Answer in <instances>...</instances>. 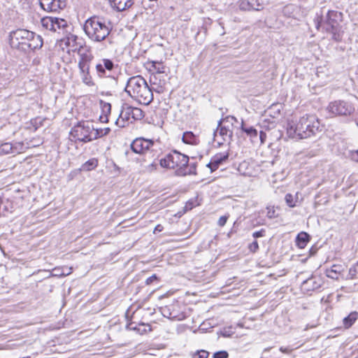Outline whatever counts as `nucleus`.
I'll return each mask as SVG.
<instances>
[{
    "label": "nucleus",
    "mask_w": 358,
    "mask_h": 358,
    "mask_svg": "<svg viewBox=\"0 0 358 358\" xmlns=\"http://www.w3.org/2000/svg\"><path fill=\"white\" fill-rule=\"evenodd\" d=\"M83 29L90 40L94 42H103L106 48L113 43L110 36L113 29L111 22L102 17L97 15L90 17L85 22Z\"/></svg>",
    "instance_id": "1"
},
{
    "label": "nucleus",
    "mask_w": 358,
    "mask_h": 358,
    "mask_svg": "<svg viewBox=\"0 0 358 358\" xmlns=\"http://www.w3.org/2000/svg\"><path fill=\"white\" fill-rule=\"evenodd\" d=\"M320 123L313 115L301 117L296 123L289 124L287 134L289 137L307 138L320 131Z\"/></svg>",
    "instance_id": "2"
},
{
    "label": "nucleus",
    "mask_w": 358,
    "mask_h": 358,
    "mask_svg": "<svg viewBox=\"0 0 358 358\" xmlns=\"http://www.w3.org/2000/svg\"><path fill=\"white\" fill-rule=\"evenodd\" d=\"M125 92L134 100L144 105L153 100V94L145 80L141 76L131 77L127 83Z\"/></svg>",
    "instance_id": "3"
},
{
    "label": "nucleus",
    "mask_w": 358,
    "mask_h": 358,
    "mask_svg": "<svg viewBox=\"0 0 358 358\" xmlns=\"http://www.w3.org/2000/svg\"><path fill=\"white\" fill-rule=\"evenodd\" d=\"M234 122H238V120L235 117L231 115L219 122L217 128L213 133V141L217 143L218 146L230 142L233 136V131L229 124L232 127Z\"/></svg>",
    "instance_id": "4"
},
{
    "label": "nucleus",
    "mask_w": 358,
    "mask_h": 358,
    "mask_svg": "<svg viewBox=\"0 0 358 358\" xmlns=\"http://www.w3.org/2000/svg\"><path fill=\"white\" fill-rule=\"evenodd\" d=\"M189 157L174 150L166 154L159 160L161 167L169 169L179 168L178 171L182 173V169L188 166Z\"/></svg>",
    "instance_id": "5"
},
{
    "label": "nucleus",
    "mask_w": 358,
    "mask_h": 358,
    "mask_svg": "<svg viewBox=\"0 0 358 358\" xmlns=\"http://www.w3.org/2000/svg\"><path fill=\"white\" fill-rule=\"evenodd\" d=\"M343 13L337 10H328L325 16L317 17V29L320 27L326 31H334L339 28V24L342 21Z\"/></svg>",
    "instance_id": "6"
},
{
    "label": "nucleus",
    "mask_w": 358,
    "mask_h": 358,
    "mask_svg": "<svg viewBox=\"0 0 358 358\" xmlns=\"http://www.w3.org/2000/svg\"><path fill=\"white\" fill-rule=\"evenodd\" d=\"M33 31L18 29L10 33L9 41L12 48L27 52L28 45L32 38Z\"/></svg>",
    "instance_id": "7"
},
{
    "label": "nucleus",
    "mask_w": 358,
    "mask_h": 358,
    "mask_svg": "<svg viewBox=\"0 0 358 358\" xmlns=\"http://www.w3.org/2000/svg\"><path fill=\"white\" fill-rule=\"evenodd\" d=\"M327 110L334 116H349L355 112V107L350 102L338 100L329 103Z\"/></svg>",
    "instance_id": "8"
},
{
    "label": "nucleus",
    "mask_w": 358,
    "mask_h": 358,
    "mask_svg": "<svg viewBox=\"0 0 358 358\" xmlns=\"http://www.w3.org/2000/svg\"><path fill=\"white\" fill-rule=\"evenodd\" d=\"M92 130L88 124L79 122L71 129L70 136L72 138V141L83 143L90 142L93 140V138L91 137Z\"/></svg>",
    "instance_id": "9"
},
{
    "label": "nucleus",
    "mask_w": 358,
    "mask_h": 358,
    "mask_svg": "<svg viewBox=\"0 0 358 358\" xmlns=\"http://www.w3.org/2000/svg\"><path fill=\"white\" fill-rule=\"evenodd\" d=\"M41 24L46 29L58 33L66 31L69 27L68 22L65 20L53 17H43Z\"/></svg>",
    "instance_id": "10"
},
{
    "label": "nucleus",
    "mask_w": 358,
    "mask_h": 358,
    "mask_svg": "<svg viewBox=\"0 0 358 358\" xmlns=\"http://www.w3.org/2000/svg\"><path fill=\"white\" fill-rule=\"evenodd\" d=\"M154 145V141L144 138H136L131 143V150L136 154H143Z\"/></svg>",
    "instance_id": "11"
},
{
    "label": "nucleus",
    "mask_w": 358,
    "mask_h": 358,
    "mask_svg": "<svg viewBox=\"0 0 358 358\" xmlns=\"http://www.w3.org/2000/svg\"><path fill=\"white\" fill-rule=\"evenodd\" d=\"M39 4L47 12H57L66 6V0H39Z\"/></svg>",
    "instance_id": "12"
},
{
    "label": "nucleus",
    "mask_w": 358,
    "mask_h": 358,
    "mask_svg": "<svg viewBox=\"0 0 358 358\" xmlns=\"http://www.w3.org/2000/svg\"><path fill=\"white\" fill-rule=\"evenodd\" d=\"M238 6L241 11H260L264 6L258 0H239Z\"/></svg>",
    "instance_id": "13"
},
{
    "label": "nucleus",
    "mask_w": 358,
    "mask_h": 358,
    "mask_svg": "<svg viewBox=\"0 0 358 358\" xmlns=\"http://www.w3.org/2000/svg\"><path fill=\"white\" fill-rule=\"evenodd\" d=\"M117 67V64H115L113 62L109 59H103L101 62L96 65V69L100 77L108 76L106 71L111 72L115 68Z\"/></svg>",
    "instance_id": "14"
},
{
    "label": "nucleus",
    "mask_w": 358,
    "mask_h": 358,
    "mask_svg": "<svg viewBox=\"0 0 358 358\" xmlns=\"http://www.w3.org/2000/svg\"><path fill=\"white\" fill-rule=\"evenodd\" d=\"M228 158V152L217 153L211 158L210 162L207 164V166L210 169V172L213 173L218 169L220 164L227 161Z\"/></svg>",
    "instance_id": "15"
},
{
    "label": "nucleus",
    "mask_w": 358,
    "mask_h": 358,
    "mask_svg": "<svg viewBox=\"0 0 358 358\" xmlns=\"http://www.w3.org/2000/svg\"><path fill=\"white\" fill-rule=\"evenodd\" d=\"M131 106H124L121 110L119 117L115 121V124L120 127H124L126 122L132 118L133 114L131 113Z\"/></svg>",
    "instance_id": "16"
},
{
    "label": "nucleus",
    "mask_w": 358,
    "mask_h": 358,
    "mask_svg": "<svg viewBox=\"0 0 358 358\" xmlns=\"http://www.w3.org/2000/svg\"><path fill=\"white\" fill-rule=\"evenodd\" d=\"M84 50L79 49L78 54L80 55V60L78 62V67L80 71H87L90 68V64L93 58L91 53L89 52H83Z\"/></svg>",
    "instance_id": "17"
},
{
    "label": "nucleus",
    "mask_w": 358,
    "mask_h": 358,
    "mask_svg": "<svg viewBox=\"0 0 358 358\" xmlns=\"http://www.w3.org/2000/svg\"><path fill=\"white\" fill-rule=\"evenodd\" d=\"M321 285V280L319 278L312 276L303 282L302 288L306 291H311L320 288Z\"/></svg>",
    "instance_id": "18"
},
{
    "label": "nucleus",
    "mask_w": 358,
    "mask_h": 358,
    "mask_svg": "<svg viewBox=\"0 0 358 358\" xmlns=\"http://www.w3.org/2000/svg\"><path fill=\"white\" fill-rule=\"evenodd\" d=\"M110 6L118 11H123L134 4V0H109Z\"/></svg>",
    "instance_id": "19"
},
{
    "label": "nucleus",
    "mask_w": 358,
    "mask_h": 358,
    "mask_svg": "<svg viewBox=\"0 0 358 358\" xmlns=\"http://www.w3.org/2000/svg\"><path fill=\"white\" fill-rule=\"evenodd\" d=\"M32 36L33 37L31 38L28 45L27 52L34 51L36 50L40 49L43 45V38L40 35H38L34 32Z\"/></svg>",
    "instance_id": "20"
},
{
    "label": "nucleus",
    "mask_w": 358,
    "mask_h": 358,
    "mask_svg": "<svg viewBox=\"0 0 358 358\" xmlns=\"http://www.w3.org/2000/svg\"><path fill=\"white\" fill-rule=\"evenodd\" d=\"M241 129L248 136L252 142H256L258 139V131L253 127H248L242 120Z\"/></svg>",
    "instance_id": "21"
},
{
    "label": "nucleus",
    "mask_w": 358,
    "mask_h": 358,
    "mask_svg": "<svg viewBox=\"0 0 358 358\" xmlns=\"http://www.w3.org/2000/svg\"><path fill=\"white\" fill-rule=\"evenodd\" d=\"M100 106L102 114L100 115L99 120L101 122H107L108 121V115L110 114L111 111V105L109 103L101 101Z\"/></svg>",
    "instance_id": "22"
},
{
    "label": "nucleus",
    "mask_w": 358,
    "mask_h": 358,
    "mask_svg": "<svg viewBox=\"0 0 358 358\" xmlns=\"http://www.w3.org/2000/svg\"><path fill=\"white\" fill-rule=\"evenodd\" d=\"M183 143L189 145H197L199 143V138L192 131L184 132L182 138Z\"/></svg>",
    "instance_id": "23"
},
{
    "label": "nucleus",
    "mask_w": 358,
    "mask_h": 358,
    "mask_svg": "<svg viewBox=\"0 0 358 358\" xmlns=\"http://www.w3.org/2000/svg\"><path fill=\"white\" fill-rule=\"evenodd\" d=\"M357 319L358 312H351L348 316L345 317L343 320V324L344 327L346 329L351 327Z\"/></svg>",
    "instance_id": "24"
},
{
    "label": "nucleus",
    "mask_w": 358,
    "mask_h": 358,
    "mask_svg": "<svg viewBox=\"0 0 358 358\" xmlns=\"http://www.w3.org/2000/svg\"><path fill=\"white\" fill-rule=\"evenodd\" d=\"M343 271L342 266L340 265H333L330 268L327 269V276L331 279L337 280L338 278V274Z\"/></svg>",
    "instance_id": "25"
},
{
    "label": "nucleus",
    "mask_w": 358,
    "mask_h": 358,
    "mask_svg": "<svg viewBox=\"0 0 358 358\" xmlns=\"http://www.w3.org/2000/svg\"><path fill=\"white\" fill-rule=\"evenodd\" d=\"M310 240V236L306 232H301L296 236V244L299 248H304Z\"/></svg>",
    "instance_id": "26"
},
{
    "label": "nucleus",
    "mask_w": 358,
    "mask_h": 358,
    "mask_svg": "<svg viewBox=\"0 0 358 358\" xmlns=\"http://www.w3.org/2000/svg\"><path fill=\"white\" fill-rule=\"evenodd\" d=\"M97 166L98 160L95 158H92L82 165L81 170L84 171H89L94 169Z\"/></svg>",
    "instance_id": "27"
},
{
    "label": "nucleus",
    "mask_w": 358,
    "mask_h": 358,
    "mask_svg": "<svg viewBox=\"0 0 358 358\" xmlns=\"http://www.w3.org/2000/svg\"><path fill=\"white\" fill-rule=\"evenodd\" d=\"M82 76V80L84 83L88 86L94 85L92 77L90 75V68H87V71H80Z\"/></svg>",
    "instance_id": "28"
},
{
    "label": "nucleus",
    "mask_w": 358,
    "mask_h": 358,
    "mask_svg": "<svg viewBox=\"0 0 358 358\" xmlns=\"http://www.w3.org/2000/svg\"><path fill=\"white\" fill-rule=\"evenodd\" d=\"M14 147L10 143H5L1 145L0 146V152L2 154H10L15 152L14 150Z\"/></svg>",
    "instance_id": "29"
},
{
    "label": "nucleus",
    "mask_w": 358,
    "mask_h": 358,
    "mask_svg": "<svg viewBox=\"0 0 358 358\" xmlns=\"http://www.w3.org/2000/svg\"><path fill=\"white\" fill-rule=\"evenodd\" d=\"M235 334L234 328L231 326L226 327L220 329L218 334L223 337H231Z\"/></svg>",
    "instance_id": "30"
},
{
    "label": "nucleus",
    "mask_w": 358,
    "mask_h": 358,
    "mask_svg": "<svg viewBox=\"0 0 358 358\" xmlns=\"http://www.w3.org/2000/svg\"><path fill=\"white\" fill-rule=\"evenodd\" d=\"M149 64L157 73H163L165 72V66L163 65L162 62H159L158 61H152Z\"/></svg>",
    "instance_id": "31"
},
{
    "label": "nucleus",
    "mask_w": 358,
    "mask_h": 358,
    "mask_svg": "<svg viewBox=\"0 0 358 358\" xmlns=\"http://www.w3.org/2000/svg\"><path fill=\"white\" fill-rule=\"evenodd\" d=\"M110 129L109 127L103 128V129H97L95 130V135L93 138L94 139H96L98 138L106 136L110 132Z\"/></svg>",
    "instance_id": "32"
},
{
    "label": "nucleus",
    "mask_w": 358,
    "mask_h": 358,
    "mask_svg": "<svg viewBox=\"0 0 358 358\" xmlns=\"http://www.w3.org/2000/svg\"><path fill=\"white\" fill-rule=\"evenodd\" d=\"M285 202L289 207L293 208L296 206V198L295 199L292 194H287L285 195Z\"/></svg>",
    "instance_id": "33"
},
{
    "label": "nucleus",
    "mask_w": 358,
    "mask_h": 358,
    "mask_svg": "<svg viewBox=\"0 0 358 358\" xmlns=\"http://www.w3.org/2000/svg\"><path fill=\"white\" fill-rule=\"evenodd\" d=\"M131 113L133 114L132 119L134 120H141L143 117V113L142 110L138 108L132 107Z\"/></svg>",
    "instance_id": "34"
},
{
    "label": "nucleus",
    "mask_w": 358,
    "mask_h": 358,
    "mask_svg": "<svg viewBox=\"0 0 358 358\" xmlns=\"http://www.w3.org/2000/svg\"><path fill=\"white\" fill-rule=\"evenodd\" d=\"M358 273V262L349 269L348 279H354Z\"/></svg>",
    "instance_id": "35"
},
{
    "label": "nucleus",
    "mask_w": 358,
    "mask_h": 358,
    "mask_svg": "<svg viewBox=\"0 0 358 358\" xmlns=\"http://www.w3.org/2000/svg\"><path fill=\"white\" fill-rule=\"evenodd\" d=\"M66 269L68 271L67 272H62L60 268H55L53 270L54 275L56 276H66L69 275L71 273V268L66 267Z\"/></svg>",
    "instance_id": "36"
},
{
    "label": "nucleus",
    "mask_w": 358,
    "mask_h": 358,
    "mask_svg": "<svg viewBox=\"0 0 358 358\" xmlns=\"http://www.w3.org/2000/svg\"><path fill=\"white\" fill-rule=\"evenodd\" d=\"M158 166V163L155 161L152 162L151 164L145 166L144 171L147 173H152L156 171Z\"/></svg>",
    "instance_id": "37"
},
{
    "label": "nucleus",
    "mask_w": 358,
    "mask_h": 358,
    "mask_svg": "<svg viewBox=\"0 0 358 358\" xmlns=\"http://www.w3.org/2000/svg\"><path fill=\"white\" fill-rule=\"evenodd\" d=\"M151 331V328H150V325L145 324L143 323L138 324L137 332L139 333L140 334H143L144 333H146L147 331Z\"/></svg>",
    "instance_id": "38"
},
{
    "label": "nucleus",
    "mask_w": 358,
    "mask_h": 358,
    "mask_svg": "<svg viewBox=\"0 0 358 358\" xmlns=\"http://www.w3.org/2000/svg\"><path fill=\"white\" fill-rule=\"evenodd\" d=\"M209 352L208 351L201 350H198L193 355V358H208Z\"/></svg>",
    "instance_id": "39"
},
{
    "label": "nucleus",
    "mask_w": 358,
    "mask_h": 358,
    "mask_svg": "<svg viewBox=\"0 0 358 358\" xmlns=\"http://www.w3.org/2000/svg\"><path fill=\"white\" fill-rule=\"evenodd\" d=\"M229 354L225 350L216 352L213 354V358H228Z\"/></svg>",
    "instance_id": "40"
},
{
    "label": "nucleus",
    "mask_w": 358,
    "mask_h": 358,
    "mask_svg": "<svg viewBox=\"0 0 358 358\" xmlns=\"http://www.w3.org/2000/svg\"><path fill=\"white\" fill-rule=\"evenodd\" d=\"M267 217L270 219L277 217L278 215L276 213L274 207L267 208Z\"/></svg>",
    "instance_id": "41"
},
{
    "label": "nucleus",
    "mask_w": 358,
    "mask_h": 358,
    "mask_svg": "<svg viewBox=\"0 0 358 358\" xmlns=\"http://www.w3.org/2000/svg\"><path fill=\"white\" fill-rule=\"evenodd\" d=\"M249 250L250 252H255L258 250L259 249V245H258V243L257 241H254L252 243H251L250 245H249V247H248Z\"/></svg>",
    "instance_id": "42"
},
{
    "label": "nucleus",
    "mask_w": 358,
    "mask_h": 358,
    "mask_svg": "<svg viewBox=\"0 0 358 358\" xmlns=\"http://www.w3.org/2000/svg\"><path fill=\"white\" fill-rule=\"evenodd\" d=\"M265 234H266V231L265 229H262L261 230L259 231H255L253 234H252V236L254 238H259V237H263L265 236Z\"/></svg>",
    "instance_id": "43"
},
{
    "label": "nucleus",
    "mask_w": 358,
    "mask_h": 358,
    "mask_svg": "<svg viewBox=\"0 0 358 358\" xmlns=\"http://www.w3.org/2000/svg\"><path fill=\"white\" fill-rule=\"evenodd\" d=\"M229 218V215H223V216H221L220 217V219L218 220V222H217V224L220 226V227H223L225 225L227 220Z\"/></svg>",
    "instance_id": "44"
},
{
    "label": "nucleus",
    "mask_w": 358,
    "mask_h": 358,
    "mask_svg": "<svg viewBox=\"0 0 358 358\" xmlns=\"http://www.w3.org/2000/svg\"><path fill=\"white\" fill-rule=\"evenodd\" d=\"M182 173L184 175H186L187 173H188V174H196V164L193 163V164H189V169L188 172L185 171V172L183 173V171H182Z\"/></svg>",
    "instance_id": "45"
},
{
    "label": "nucleus",
    "mask_w": 358,
    "mask_h": 358,
    "mask_svg": "<svg viewBox=\"0 0 358 358\" xmlns=\"http://www.w3.org/2000/svg\"><path fill=\"white\" fill-rule=\"evenodd\" d=\"M158 278L155 274H153L150 277L148 278L145 280V284L149 285H151L154 281L157 280Z\"/></svg>",
    "instance_id": "46"
},
{
    "label": "nucleus",
    "mask_w": 358,
    "mask_h": 358,
    "mask_svg": "<svg viewBox=\"0 0 358 358\" xmlns=\"http://www.w3.org/2000/svg\"><path fill=\"white\" fill-rule=\"evenodd\" d=\"M338 30H335L334 31H329V33H331L333 34V39L336 41H339L341 38V35L339 34V33L338 32Z\"/></svg>",
    "instance_id": "47"
},
{
    "label": "nucleus",
    "mask_w": 358,
    "mask_h": 358,
    "mask_svg": "<svg viewBox=\"0 0 358 358\" xmlns=\"http://www.w3.org/2000/svg\"><path fill=\"white\" fill-rule=\"evenodd\" d=\"M261 141V143L263 144L264 143L265 141H266V134L263 131H261L259 132V136L258 137Z\"/></svg>",
    "instance_id": "48"
},
{
    "label": "nucleus",
    "mask_w": 358,
    "mask_h": 358,
    "mask_svg": "<svg viewBox=\"0 0 358 358\" xmlns=\"http://www.w3.org/2000/svg\"><path fill=\"white\" fill-rule=\"evenodd\" d=\"M164 229V227L162 224H157L155 228L154 229L153 233L156 234L157 232H161Z\"/></svg>",
    "instance_id": "49"
},
{
    "label": "nucleus",
    "mask_w": 358,
    "mask_h": 358,
    "mask_svg": "<svg viewBox=\"0 0 358 358\" xmlns=\"http://www.w3.org/2000/svg\"><path fill=\"white\" fill-rule=\"evenodd\" d=\"M138 326L137 325H134V323L133 322H131L129 323L128 325H127V328L130 330H134V331H137V329H138Z\"/></svg>",
    "instance_id": "50"
},
{
    "label": "nucleus",
    "mask_w": 358,
    "mask_h": 358,
    "mask_svg": "<svg viewBox=\"0 0 358 358\" xmlns=\"http://www.w3.org/2000/svg\"><path fill=\"white\" fill-rule=\"evenodd\" d=\"M280 350L282 353H286V354H289L292 351V350L289 349V348H285V347H280Z\"/></svg>",
    "instance_id": "51"
},
{
    "label": "nucleus",
    "mask_w": 358,
    "mask_h": 358,
    "mask_svg": "<svg viewBox=\"0 0 358 358\" xmlns=\"http://www.w3.org/2000/svg\"><path fill=\"white\" fill-rule=\"evenodd\" d=\"M352 158L356 162H358V150L352 152Z\"/></svg>",
    "instance_id": "52"
},
{
    "label": "nucleus",
    "mask_w": 358,
    "mask_h": 358,
    "mask_svg": "<svg viewBox=\"0 0 358 358\" xmlns=\"http://www.w3.org/2000/svg\"><path fill=\"white\" fill-rule=\"evenodd\" d=\"M68 271L66 269V267L65 268H63L62 269V272H67Z\"/></svg>",
    "instance_id": "53"
},
{
    "label": "nucleus",
    "mask_w": 358,
    "mask_h": 358,
    "mask_svg": "<svg viewBox=\"0 0 358 358\" xmlns=\"http://www.w3.org/2000/svg\"><path fill=\"white\" fill-rule=\"evenodd\" d=\"M356 124L358 126V120L357 121L356 120Z\"/></svg>",
    "instance_id": "54"
}]
</instances>
